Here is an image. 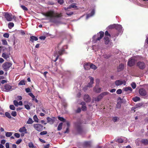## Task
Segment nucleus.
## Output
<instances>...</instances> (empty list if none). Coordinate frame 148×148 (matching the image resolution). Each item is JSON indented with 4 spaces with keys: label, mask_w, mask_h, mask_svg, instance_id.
I'll return each instance as SVG.
<instances>
[{
    "label": "nucleus",
    "mask_w": 148,
    "mask_h": 148,
    "mask_svg": "<svg viewBox=\"0 0 148 148\" xmlns=\"http://www.w3.org/2000/svg\"><path fill=\"white\" fill-rule=\"evenodd\" d=\"M43 15L47 17L45 20H48L51 22L57 23L59 22L58 18L62 16V13L59 14L50 10L43 14Z\"/></svg>",
    "instance_id": "f257e3e1"
},
{
    "label": "nucleus",
    "mask_w": 148,
    "mask_h": 148,
    "mask_svg": "<svg viewBox=\"0 0 148 148\" xmlns=\"http://www.w3.org/2000/svg\"><path fill=\"white\" fill-rule=\"evenodd\" d=\"M104 32L102 31L100 32L96 35H94L92 37V42L95 43L99 41L103 37Z\"/></svg>",
    "instance_id": "f03ea898"
},
{
    "label": "nucleus",
    "mask_w": 148,
    "mask_h": 148,
    "mask_svg": "<svg viewBox=\"0 0 148 148\" xmlns=\"http://www.w3.org/2000/svg\"><path fill=\"white\" fill-rule=\"evenodd\" d=\"M65 48L66 49L67 48V47L66 46H64L59 51H55L54 53V56L56 57V58L54 61V62H56L57 61L60 56L61 55L63 54L64 51V49Z\"/></svg>",
    "instance_id": "7ed1b4c3"
},
{
    "label": "nucleus",
    "mask_w": 148,
    "mask_h": 148,
    "mask_svg": "<svg viewBox=\"0 0 148 148\" xmlns=\"http://www.w3.org/2000/svg\"><path fill=\"white\" fill-rule=\"evenodd\" d=\"M81 122L79 121H77L74 123V127L77 133L79 134L81 133L82 131V129L81 126Z\"/></svg>",
    "instance_id": "20e7f679"
},
{
    "label": "nucleus",
    "mask_w": 148,
    "mask_h": 148,
    "mask_svg": "<svg viewBox=\"0 0 148 148\" xmlns=\"http://www.w3.org/2000/svg\"><path fill=\"white\" fill-rule=\"evenodd\" d=\"M12 64L9 62H6L4 63L2 65V67L3 70L7 71H8L12 66Z\"/></svg>",
    "instance_id": "39448f33"
},
{
    "label": "nucleus",
    "mask_w": 148,
    "mask_h": 148,
    "mask_svg": "<svg viewBox=\"0 0 148 148\" xmlns=\"http://www.w3.org/2000/svg\"><path fill=\"white\" fill-rule=\"evenodd\" d=\"M136 66L140 69H144L146 66L145 63L143 61H139L136 64Z\"/></svg>",
    "instance_id": "423d86ee"
},
{
    "label": "nucleus",
    "mask_w": 148,
    "mask_h": 148,
    "mask_svg": "<svg viewBox=\"0 0 148 148\" xmlns=\"http://www.w3.org/2000/svg\"><path fill=\"white\" fill-rule=\"evenodd\" d=\"M34 127L36 130L39 132H41L43 130V126L40 124H35Z\"/></svg>",
    "instance_id": "0eeeda50"
},
{
    "label": "nucleus",
    "mask_w": 148,
    "mask_h": 148,
    "mask_svg": "<svg viewBox=\"0 0 148 148\" xmlns=\"http://www.w3.org/2000/svg\"><path fill=\"white\" fill-rule=\"evenodd\" d=\"M115 84L117 86L121 85L122 84L125 85L126 84V82L124 80H117L115 82Z\"/></svg>",
    "instance_id": "6e6552de"
},
{
    "label": "nucleus",
    "mask_w": 148,
    "mask_h": 148,
    "mask_svg": "<svg viewBox=\"0 0 148 148\" xmlns=\"http://www.w3.org/2000/svg\"><path fill=\"white\" fill-rule=\"evenodd\" d=\"M4 16L8 21H10L12 20V15L11 14H9L7 12H5V13Z\"/></svg>",
    "instance_id": "1a4fd4ad"
},
{
    "label": "nucleus",
    "mask_w": 148,
    "mask_h": 148,
    "mask_svg": "<svg viewBox=\"0 0 148 148\" xmlns=\"http://www.w3.org/2000/svg\"><path fill=\"white\" fill-rule=\"evenodd\" d=\"M135 60L134 59L131 58L128 60L127 65L130 66H132L135 64Z\"/></svg>",
    "instance_id": "9d476101"
},
{
    "label": "nucleus",
    "mask_w": 148,
    "mask_h": 148,
    "mask_svg": "<svg viewBox=\"0 0 148 148\" xmlns=\"http://www.w3.org/2000/svg\"><path fill=\"white\" fill-rule=\"evenodd\" d=\"M139 94L142 96H145L147 94L146 90L143 88H140L139 91Z\"/></svg>",
    "instance_id": "9b49d317"
},
{
    "label": "nucleus",
    "mask_w": 148,
    "mask_h": 148,
    "mask_svg": "<svg viewBox=\"0 0 148 148\" xmlns=\"http://www.w3.org/2000/svg\"><path fill=\"white\" fill-rule=\"evenodd\" d=\"M88 77L90 79V82L88 84L87 86L89 88L92 87L94 83V78L90 76H89Z\"/></svg>",
    "instance_id": "f8f14e48"
},
{
    "label": "nucleus",
    "mask_w": 148,
    "mask_h": 148,
    "mask_svg": "<svg viewBox=\"0 0 148 148\" xmlns=\"http://www.w3.org/2000/svg\"><path fill=\"white\" fill-rule=\"evenodd\" d=\"M47 123H49L51 124H52L55 121L56 118L53 117L50 118L49 117H47Z\"/></svg>",
    "instance_id": "ddd939ff"
},
{
    "label": "nucleus",
    "mask_w": 148,
    "mask_h": 148,
    "mask_svg": "<svg viewBox=\"0 0 148 148\" xmlns=\"http://www.w3.org/2000/svg\"><path fill=\"white\" fill-rule=\"evenodd\" d=\"M4 89L5 91L8 92L10 90H12V86L8 84H6L4 86Z\"/></svg>",
    "instance_id": "4468645a"
},
{
    "label": "nucleus",
    "mask_w": 148,
    "mask_h": 148,
    "mask_svg": "<svg viewBox=\"0 0 148 148\" xmlns=\"http://www.w3.org/2000/svg\"><path fill=\"white\" fill-rule=\"evenodd\" d=\"M10 53H8L5 52L3 53L2 55V56L6 60L10 58Z\"/></svg>",
    "instance_id": "2eb2a0df"
},
{
    "label": "nucleus",
    "mask_w": 148,
    "mask_h": 148,
    "mask_svg": "<svg viewBox=\"0 0 148 148\" xmlns=\"http://www.w3.org/2000/svg\"><path fill=\"white\" fill-rule=\"evenodd\" d=\"M84 101L86 102L90 101L91 100L88 94H85L84 95Z\"/></svg>",
    "instance_id": "dca6fc26"
},
{
    "label": "nucleus",
    "mask_w": 148,
    "mask_h": 148,
    "mask_svg": "<svg viewBox=\"0 0 148 148\" xmlns=\"http://www.w3.org/2000/svg\"><path fill=\"white\" fill-rule=\"evenodd\" d=\"M19 131L21 133H27V130L25 127H23L20 128L19 129Z\"/></svg>",
    "instance_id": "f3484780"
},
{
    "label": "nucleus",
    "mask_w": 148,
    "mask_h": 148,
    "mask_svg": "<svg viewBox=\"0 0 148 148\" xmlns=\"http://www.w3.org/2000/svg\"><path fill=\"white\" fill-rule=\"evenodd\" d=\"M123 89L125 91L128 92V93H130L132 91V89L130 87L124 88Z\"/></svg>",
    "instance_id": "a211bd4d"
},
{
    "label": "nucleus",
    "mask_w": 148,
    "mask_h": 148,
    "mask_svg": "<svg viewBox=\"0 0 148 148\" xmlns=\"http://www.w3.org/2000/svg\"><path fill=\"white\" fill-rule=\"evenodd\" d=\"M95 10L94 9L92 10L90 14H87L86 17V19H88L89 18L95 14Z\"/></svg>",
    "instance_id": "6ab92c4d"
},
{
    "label": "nucleus",
    "mask_w": 148,
    "mask_h": 148,
    "mask_svg": "<svg viewBox=\"0 0 148 148\" xmlns=\"http://www.w3.org/2000/svg\"><path fill=\"white\" fill-rule=\"evenodd\" d=\"M116 26L117 27H121V26L119 25V24H114L113 25H109L108 28L110 29H112L114 28H116Z\"/></svg>",
    "instance_id": "aec40b11"
},
{
    "label": "nucleus",
    "mask_w": 148,
    "mask_h": 148,
    "mask_svg": "<svg viewBox=\"0 0 148 148\" xmlns=\"http://www.w3.org/2000/svg\"><path fill=\"white\" fill-rule=\"evenodd\" d=\"M90 63H86L84 64V68L85 70H88L90 69Z\"/></svg>",
    "instance_id": "412c9836"
},
{
    "label": "nucleus",
    "mask_w": 148,
    "mask_h": 148,
    "mask_svg": "<svg viewBox=\"0 0 148 148\" xmlns=\"http://www.w3.org/2000/svg\"><path fill=\"white\" fill-rule=\"evenodd\" d=\"M38 40V38L37 37L34 36H30L29 39V40L32 42H33L34 40L37 41Z\"/></svg>",
    "instance_id": "4be33fe9"
},
{
    "label": "nucleus",
    "mask_w": 148,
    "mask_h": 148,
    "mask_svg": "<svg viewBox=\"0 0 148 148\" xmlns=\"http://www.w3.org/2000/svg\"><path fill=\"white\" fill-rule=\"evenodd\" d=\"M124 66L123 64H120L117 68L118 71H120L123 70L124 69Z\"/></svg>",
    "instance_id": "5701e85b"
},
{
    "label": "nucleus",
    "mask_w": 148,
    "mask_h": 148,
    "mask_svg": "<svg viewBox=\"0 0 148 148\" xmlns=\"http://www.w3.org/2000/svg\"><path fill=\"white\" fill-rule=\"evenodd\" d=\"M101 88H97L96 86L94 88V91L96 93H98L100 92Z\"/></svg>",
    "instance_id": "b1692460"
},
{
    "label": "nucleus",
    "mask_w": 148,
    "mask_h": 148,
    "mask_svg": "<svg viewBox=\"0 0 148 148\" xmlns=\"http://www.w3.org/2000/svg\"><path fill=\"white\" fill-rule=\"evenodd\" d=\"M109 94V92H105L101 93L100 95L102 99L105 96L108 95Z\"/></svg>",
    "instance_id": "393cba45"
},
{
    "label": "nucleus",
    "mask_w": 148,
    "mask_h": 148,
    "mask_svg": "<svg viewBox=\"0 0 148 148\" xmlns=\"http://www.w3.org/2000/svg\"><path fill=\"white\" fill-rule=\"evenodd\" d=\"M77 7L76 5V4L75 3H73L67 7V9H71V8H75Z\"/></svg>",
    "instance_id": "a878e982"
},
{
    "label": "nucleus",
    "mask_w": 148,
    "mask_h": 148,
    "mask_svg": "<svg viewBox=\"0 0 148 148\" xmlns=\"http://www.w3.org/2000/svg\"><path fill=\"white\" fill-rule=\"evenodd\" d=\"M119 25L121 26V27H117L116 26L115 29L118 30V31L120 33H122L123 32V30L122 29V27L121 25Z\"/></svg>",
    "instance_id": "bb28decb"
},
{
    "label": "nucleus",
    "mask_w": 148,
    "mask_h": 148,
    "mask_svg": "<svg viewBox=\"0 0 148 148\" xmlns=\"http://www.w3.org/2000/svg\"><path fill=\"white\" fill-rule=\"evenodd\" d=\"M81 104L82 105V110L83 111L86 110V106H85V103L84 102H82Z\"/></svg>",
    "instance_id": "cd10ccee"
},
{
    "label": "nucleus",
    "mask_w": 148,
    "mask_h": 148,
    "mask_svg": "<svg viewBox=\"0 0 148 148\" xmlns=\"http://www.w3.org/2000/svg\"><path fill=\"white\" fill-rule=\"evenodd\" d=\"M141 142L144 145H147L148 144V140L147 139H143L141 140Z\"/></svg>",
    "instance_id": "c85d7f7f"
},
{
    "label": "nucleus",
    "mask_w": 148,
    "mask_h": 148,
    "mask_svg": "<svg viewBox=\"0 0 148 148\" xmlns=\"http://www.w3.org/2000/svg\"><path fill=\"white\" fill-rule=\"evenodd\" d=\"M91 143L90 141H86L84 142V145L85 147L90 146Z\"/></svg>",
    "instance_id": "c756f323"
},
{
    "label": "nucleus",
    "mask_w": 148,
    "mask_h": 148,
    "mask_svg": "<svg viewBox=\"0 0 148 148\" xmlns=\"http://www.w3.org/2000/svg\"><path fill=\"white\" fill-rule=\"evenodd\" d=\"M132 100L134 102H137L138 101H139L140 100V98L139 97L137 96H136L134 97H133L132 99Z\"/></svg>",
    "instance_id": "7c9ffc66"
},
{
    "label": "nucleus",
    "mask_w": 148,
    "mask_h": 148,
    "mask_svg": "<svg viewBox=\"0 0 148 148\" xmlns=\"http://www.w3.org/2000/svg\"><path fill=\"white\" fill-rule=\"evenodd\" d=\"M105 44L106 45L108 44L109 42V38L107 36H106L104 38Z\"/></svg>",
    "instance_id": "2f4dec72"
},
{
    "label": "nucleus",
    "mask_w": 148,
    "mask_h": 148,
    "mask_svg": "<svg viewBox=\"0 0 148 148\" xmlns=\"http://www.w3.org/2000/svg\"><path fill=\"white\" fill-rule=\"evenodd\" d=\"M5 136L7 137H10L13 134V132H5Z\"/></svg>",
    "instance_id": "473e14b6"
},
{
    "label": "nucleus",
    "mask_w": 148,
    "mask_h": 148,
    "mask_svg": "<svg viewBox=\"0 0 148 148\" xmlns=\"http://www.w3.org/2000/svg\"><path fill=\"white\" fill-rule=\"evenodd\" d=\"M62 125L63 123H59L57 128V130H60L62 129Z\"/></svg>",
    "instance_id": "72a5a7b5"
},
{
    "label": "nucleus",
    "mask_w": 148,
    "mask_h": 148,
    "mask_svg": "<svg viewBox=\"0 0 148 148\" xmlns=\"http://www.w3.org/2000/svg\"><path fill=\"white\" fill-rule=\"evenodd\" d=\"M102 99L101 97L100 96V95H99L97 97H95L94 98L95 101H99L101 99Z\"/></svg>",
    "instance_id": "f704fd0d"
},
{
    "label": "nucleus",
    "mask_w": 148,
    "mask_h": 148,
    "mask_svg": "<svg viewBox=\"0 0 148 148\" xmlns=\"http://www.w3.org/2000/svg\"><path fill=\"white\" fill-rule=\"evenodd\" d=\"M5 116L9 119H10L12 118V117L9 113L6 112L5 113Z\"/></svg>",
    "instance_id": "c9c22d12"
},
{
    "label": "nucleus",
    "mask_w": 148,
    "mask_h": 148,
    "mask_svg": "<svg viewBox=\"0 0 148 148\" xmlns=\"http://www.w3.org/2000/svg\"><path fill=\"white\" fill-rule=\"evenodd\" d=\"M90 68H91L94 70L96 69H97V67L96 66L92 64H90Z\"/></svg>",
    "instance_id": "e433bc0d"
},
{
    "label": "nucleus",
    "mask_w": 148,
    "mask_h": 148,
    "mask_svg": "<svg viewBox=\"0 0 148 148\" xmlns=\"http://www.w3.org/2000/svg\"><path fill=\"white\" fill-rule=\"evenodd\" d=\"M34 122L32 119L31 118H29L28 121H27V123L28 124H32Z\"/></svg>",
    "instance_id": "4c0bfd02"
},
{
    "label": "nucleus",
    "mask_w": 148,
    "mask_h": 148,
    "mask_svg": "<svg viewBox=\"0 0 148 148\" xmlns=\"http://www.w3.org/2000/svg\"><path fill=\"white\" fill-rule=\"evenodd\" d=\"M14 26V24L12 22L9 23L8 24V28L10 29H11L12 27H13Z\"/></svg>",
    "instance_id": "58836bf2"
},
{
    "label": "nucleus",
    "mask_w": 148,
    "mask_h": 148,
    "mask_svg": "<svg viewBox=\"0 0 148 148\" xmlns=\"http://www.w3.org/2000/svg\"><path fill=\"white\" fill-rule=\"evenodd\" d=\"M28 146L30 148H35V147L34 145L33 144L32 142H30L28 143Z\"/></svg>",
    "instance_id": "ea45409f"
},
{
    "label": "nucleus",
    "mask_w": 148,
    "mask_h": 148,
    "mask_svg": "<svg viewBox=\"0 0 148 148\" xmlns=\"http://www.w3.org/2000/svg\"><path fill=\"white\" fill-rule=\"evenodd\" d=\"M33 119L35 122H38V119L36 115H34L33 116Z\"/></svg>",
    "instance_id": "a19ab883"
},
{
    "label": "nucleus",
    "mask_w": 148,
    "mask_h": 148,
    "mask_svg": "<svg viewBox=\"0 0 148 148\" xmlns=\"http://www.w3.org/2000/svg\"><path fill=\"white\" fill-rule=\"evenodd\" d=\"M25 85V81L23 80H21V81H20L18 84V85Z\"/></svg>",
    "instance_id": "79ce46f5"
},
{
    "label": "nucleus",
    "mask_w": 148,
    "mask_h": 148,
    "mask_svg": "<svg viewBox=\"0 0 148 148\" xmlns=\"http://www.w3.org/2000/svg\"><path fill=\"white\" fill-rule=\"evenodd\" d=\"M58 119L61 121H63V122H65L66 121L65 119L63 117L58 116Z\"/></svg>",
    "instance_id": "37998d69"
},
{
    "label": "nucleus",
    "mask_w": 148,
    "mask_h": 148,
    "mask_svg": "<svg viewBox=\"0 0 148 148\" xmlns=\"http://www.w3.org/2000/svg\"><path fill=\"white\" fill-rule=\"evenodd\" d=\"M143 103H139L136 104L135 106L136 108H140L143 105Z\"/></svg>",
    "instance_id": "c03bdc74"
},
{
    "label": "nucleus",
    "mask_w": 148,
    "mask_h": 148,
    "mask_svg": "<svg viewBox=\"0 0 148 148\" xmlns=\"http://www.w3.org/2000/svg\"><path fill=\"white\" fill-rule=\"evenodd\" d=\"M131 86L132 88L134 89L136 87V84L134 82H132L131 84Z\"/></svg>",
    "instance_id": "a18cd8bd"
},
{
    "label": "nucleus",
    "mask_w": 148,
    "mask_h": 148,
    "mask_svg": "<svg viewBox=\"0 0 148 148\" xmlns=\"http://www.w3.org/2000/svg\"><path fill=\"white\" fill-rule=\"evenodd\" d=\"M47 131H43L42 132H41L40 133V135H45V134H47Z\"/></svg>",
    "instance_id": "49530a36"
},
{
    "label": "nucleus",
    "mask_w": 148,
    "mask_h": 148,
    "mask_svg": "<svg viewBox=\"0 0 148 148\" xmlns=\"http://www.w3.org/2000/svg\"><path fill=\"white\" fill-rule=\"evenodd\" d=\"M11 115L14 117L16 116L17 115L16 112L15 111H12L11 113Z\"/></svg>",
    "instance_id": "de8ad7c7"
},
{
    "label": "nucleus",
    "mask_w": 148,
    "mask_h": 148,
    "mask_svg": "<svg viewBox=\"0 0 148 148\" xmlns=\"http://www.w3.org/2000/svg\"><path fill=\"white\" fill-rule=\"evenodd\" d=\"M9 36V34L8 33H5L3 35V36L6 38H8Z\"/></svg>",
    "instance_id": "09e8293b"
},
{
    "label": "nucleus",
    "mask_w": 148,
    "mask_h": 148,
    "mask_svg": "<svg viewBox=\"0 0 148 148\" xmlns=\"http://www.w3.org/2000/svg\"><path fill=\"white\" fill-rule=\"evenodd\" d=\"M13 103L14 105L16 107L18 106V102L16 100H15L14 101Z\"/></svg>",
    "instance_id": "8fccbe9b"
},
{
    "label": "nucleus",
    "mask_w": 148,
    "mask_h": 148,
    "mask_svg": "<svg viewBox=\"0 0 148 148\" xmlns=\"http://www.w3.org/2000/svg\"><path fill=\"white\" fill-rule=\"evenodd\" d=\"M57 2L60 5H62L64 1V0H58Z\"/></svg>",
    "instance_id": "3c124183"
},
{
    "label": "nucleus",
    "mask_w": 148,
    "mask_h": 148,
    "mask_svg": "<svg viewBox=\"0 0 148 148\" xmlns=\"http://www.w3.org/2000/svg\"><path fill=\"white\" fill-rule=\"evenodd\" d=\"M122 92V90L121 89H118L116 91V93L118 94H120Z\"/></svg>",
    "instance_id": "603ef678"
},
{
    "label": "nucleus",
    "mask_w": 148,
    "mask_h": 148,
    "mask_svg": "<svg viewBox=\"0 0 148 148\" xmlns=\"http://www.w3.org/2000/svg\"><path fill=\"white\" fill-rule=\"evenodd\" d=\"M10 108L12 110H14L15 109V107L13 105H10Z\"/></svg>",
    "instance_id": "864d4df0"
},
{
    "label": "nucleus",
    "mask_w": 148,
    "mask_h": 148,
    "mask_svg": "<svg viewBox=\"0 0 148 148\" xmlns=\"http://www.w3.org/2000/svg\"><path fill=\"white\" fill-rule=\"evenodd\" d=\"M21 8L22 9L25 11H27L28 10L27 8L25 6L21 5Z\"/></svg>",
    "instance_id": "5fc2aeb1"
},
{
    "label": "nucleus",
    "mask_w": 148,
    "mask_h": 148,
    "mask_svg": "<svg viewBox=\"0 0 148 148\" xmlns=\"http://www.w3.org/2000/svg\"><path fill=\"white\" fill-rule=\"evenodd\" d=\"M14 136L17 138H18L20 137V134L19 133H15L14 134Z\"/></svg>",
    "instance_id": "6e6d98bb"
},
{
    "label": "nucleus",
    "mask_w": 148,
    "mask_h": 148,
    "mask_svg": "<svg viewBox=\"0 0 148 148\" xmlns=\"http://www.w3.org/2000/svg\"><path fill=\"white\" fill-rule=\"evenodd\" d=\"M66 2L67 3L70 4L73 2V0H66Z\"/></svg>",
    "instance_id": "4d7b16f0"
},
{
    "label": "nucleus",
    "mask_w": 148,
    "mask_h": 148,
    "mask_svg": "<svg viewBox=\"0 0 148 148\" xmlns=\"http://www.w3.org/2000/svg\"><path fill=\"white\" fill-rule=\"evenodd\" d=\"M22 140L21 139H18L16 142V143L17 144H19L22 141Z\"/></svg>",
    "instance_id": "13d9d810"
},
{
    "label": "nucleus",
    "mask_w": 148,
    "mask_h": 148,
    "mask_svg": "<svg viewBox=\"0 0 148 148\" xmlns=\"http://www.w3.org/2000/svg\"><path fill=\"white\" fill-rule=\"evenodd\" d=\"M2 41L3 45H7V41L5 40H2Z\"/></svg>",
    "instance_id": "bf43d9fd"
},
{
    "label": "nucleus",
    "mask_w": 148,
    "mask_h": 148,
    "mask_svg": "<svg viewBox=\"0 0 148 148\" xmlns=\"http://www.w3.org/2000/svg\"><path fill=\"white\" fill-rule=\"evenodd\" d=\"M66 14L68 16H71L73 14V12H67L66 13Z\"/></svg>",
    "instance_id": "052dcab7"
},
{
    "label": "nucleus",
    "mask_w": 148,
    "mask_h": 148,
    "mask_svg": "<svg viewBox=\"0 0 148 148\" xmlns=\"http://www.w3.org/2000/svg\"><path fill=\"white\" fill-rule=\"evenodd\" d=\"M25 90L27 93L31 91V89L28 88H25Z\"/></svg>",
    "instance_id": "680f3d73"
},
{
    "label": "nucleus",
    "mask_w": 148,
    "mask_h": 148,
    "mask_svg": "<svg viewBox=\"0 0 148 148\" xmlns=\"http://www.w3.org/2000/svg\"><path fill=\"white\" fill-rule=\"evenodd\" d=\"M25 107L27 110H29L30 109V106L28 105H25Z\"/></svg>",
    "instance_id": "e2e57ef3"
},
{
    "label": "nucleus",
    "mask_w": 148,
    "mask_h": 148,
    "mask_svg": "<svg viewBox=\"0 0 148 148\" xmlns=\"http://www.w3.org/2000/svg\"><path fill=\"white\" fill-rule=\"evenodd\" d=\"M117 141L119 143H122L123 142V140L121 138H119L118 139Z\"/></svg>",
    "instance_id": "0e129e2a"
},
{
    "label": "nucleus",
    "mask_w": 148,
    "mask_h": 148,
    "mask_svg": "<svg viewBox=\"0 0 148 148\" xmlns=\"http://www.w3.org/2000/svg\"><path fill=\"white\" fill-rule=\"evenodd\" d=\"M88 87L87 85L85 86L83 88V90L84 91H86L88 89Z\"/></svg>",
    "instance_id": "69168bd1"
},
{
    "label": "nucleus",
    "mask_w": 148,
    "mask_h": 148,
    "mask_svg": "<svg viewBox=\"0 0 148 148\" xmlns=\"http://www.w3.org/2000/svg\"><path fill=\"white\" fill-rule=\"evenodd\" d=\"M46 37L45 36H40L39 37V38L41 40H44L45 39Z\"/></svg>",
    "instance_id": "338daca9"
},
{
    "label": "nucleus",
    "mask_w": 148,
    "mask_h": 148,
    "mask_svg": "<svg viewBox=\"0 0 148 148\" xmlns=\"http://www.w3.org/2000/svg\"><path fill=\"white\" fill-rule=\"evenodd\" d=\"M29 95L32 98H35V96L33 95V93L32 92H30L29 93Z\"/></svg>",
    "instance_id": "774afa93"
}]
</instances>
